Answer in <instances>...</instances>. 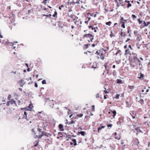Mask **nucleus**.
Listing matches in <instances>:
<instances>
[{
	"instance_id": "1",
	"label": "nucleus",
	"mask_w": 150,
	"mask_h": 150,
	"mask_svg": "<svg viewBox=\"0 0 150 150\" xmlns=\"http://www.w3.org/2000/svg\"><path fill=\"white\" fill-rule=\"evenodd\" d=\"M18 83L19 84L20 86L21 87H23V85L25 84L24 80L23 79L20 80Z\"/></svg>"
},
{
	"instance_id": "2",
	"label": "nucleus",
	"mask_w": 150,
	"mask_h": 150,
	"mask_svg": "<svg viewBox=\"0 0 150 150\" xmlns=\"http://www.w3.org/2000/svg\"><path fill=\"white\" fill-rule=\"evenodd\" d=\"M59 129H60V131H64V129L63 128V126L61 124H60L59 125Z\"/></svg>"
},
{
	"instance_id": "3",
	"label": "nucleus",
	"mask_w": 150,
	"mask_h": 150,
	"mask_svg": "<svg viewBox=\"0 0 150 150\" xmlns=\"http://www.w3.org/2000/svg\"><path fill=\"white\" fill-rule=\"evenodd\" d=\"M111 111L113 113V117H114L116 114V111L115 110L112 111V110H111Z\"/></svg>"
},
{
	"instance_id": "4",
	"label": "nucleus",
	"mask_w": 150,
	"mask_h": 150,
	"mask_svg": "<svg viewBox=\"0 0 150 150\" xmlns=\"http://www.w3.org/2000/svg\"><path fill=\"white\" fill-rule=\"evenodd\" d=\"M117 83H118L121 84L122 83V81L120 79H117Z\"/></svg>"
},
{
	"instance_id": "5",
	"label": "nucleus",
	"mask_w": 150,
	"mask_h": 150,
	"mask_svg": "<svg viewBox=\"0 0 150 150\" xmlns=\"http://www.w3.org/2000/svg\"><path fill=\"white\" fill-rule=\"evenodd\" d=\"M72 141L74 143V145L76 146L77 144L76 141L75 139H73L72 140Z\"/></svg>"
},
{
	"instance_id": "6",
	"label": "nucleus",
	"mask_w": 150,
	"mask_h": 150,
	"mask_svg": "<svg viewBox=\"0 0 150 150\" xmlns=\"http://www.w3.org/2000/svg\"><path fill=\"white\" fill-rule=\"evenodd\" d=\"M135 87V86H128V88L132 90V91L134 89V88Z\"/></svg>"
},
{
	"instance_id": "7",
	"label": "nucleus",
	"mask_w": 150,
	"mask_h": 150,
	"mask_svg": "<svg viewBox=\"0 0 150 150\" xmlns=\"http://www.w3.org/2000/svg\"><path fill=\"white\" fill-rule=\"evenodd\" d=\"M74 2L75 4H80V3H83V2L82 1H81V0H79V1L76 2Z\"/></svg>"
},
{
	"instance_id": "8",
	"label": "nucleus",
	"mask_w": 150,
	"mask_h": 150,
	"mask_svg": "<svg viewBox=\"0 0 150 150\" xmlns=\"http://www.w3.org/2000/svg\"><path fill=\"white\" fill-rule=\"evenodd\" d=\"M122 29H121V33L120 34V35L122 36H125L126 35L125 33H123L122 32Z\"/></svg>"
},
{
	"instance_id": "9",
	"label": "nucleus",
	"mask_w": 150,
	"mask_h": 150,
	"mask_svg": "<svg viewBox=\"0 0 150 150\" xmlns=\"http://www.w3.org/2000/svg\"><path fill=\"white\" fill-rule=\"evenodd\" d=\"M125 54H127V53H129L130 52L129 49H127L125 51Z\"/></svg>"
},
{
	"instance_id": "10",
	"label": "nucleus",
	"mask_w": 150,
	"mask_h": 150,
	"mask_svg": "<svg viewBox=\"0 0 150 150\" xmlns=\"http://www.w3.org/2000/svg\"><path fill=\"white\" fill-rule=\"evenodd\" d=\"M79 133H80L82 136H85V133L84 132L81 131Z\"/></svg>"
},
{
	"instance_id": "11",
	"label": "nucleus",
	"mask_w": 150,
	"mask_h": 150,
	"mask_svg": "<svg viewBox=\"0 0 150 150\" xmlns=\"http://www.w3.org/2000/svg\"><path fill=\"white\" fill-rule=\"evenodd\" d=\"M88 37L90 38H91L92 37H94L93 35H92V34H88Z\"/></svg>"
},
{
	"instance_id": "12",
	"label": "nucleus",
	"mask_w": 150,
	"mask_h": 150,
	"mask_svg": "<svg viewBox=\"0 0 150 150\" xmlns=\"http://www.w3.org/2000/svg\"><path fill=\"white\" fill-rule=\"evenodd\" d=\"M135 130H136L137 132H141V130L139 129V127L137 128H135Z\"/></svg>"
},
{
	"instance_id": "13",
	"label": "nucleus",
	"mask_w": 150,
	"mask_h": 150,
	"mask_svg": "<svg viewBox=\"0 0 150 150\" xmlns=\"http://www.w3.org/2000/svg\"><path fill=\"white\" fill-rule=\"evenodd\" d=\"M41 133L43 135H43L46 136L47 135V133L46 132H45L44 131H42V132Z\"/></svg>"
},
{
	"instance_id": "14",
	"label": "nucleus",
	"mask_w": 150,
	"mask_h": 150,
	"mask_svg": "<svg viewBox=\"0 0 150 150\" xmlns=\"http://www.w3.org/2000/svg\"><path fill=\"white\" fill-rule=\"evenodd\" d=\"M24 109H26V110H27L28 111H31L32 110V108H29L28 107L24 108Z\"/></svg>"
},
{
	"instance_id": "15",
	"label": "nucleus",
	"mask_w": 150,
	"mask_h": 150,
	"mask_svg": "<svg viewBox=\"0 0 150 150\" xmlns=\"http://www.w3.org/2000/svg\"><path fill=\"white\" fill-rule=\"evenodd\" d=\"M111 23V21H109L108 22L106 23V24L110 26Z\"/></svg>"
},
{
	"instance_id": "16",
	"label": "nucleus",
	"mask_w": 150,
	"mask_h": 150,
	"mask_svg": "<svg viewBox=\"0 0 150 150\" xmlns=\"http://www.w3.org/2000/svg\"><path fill=\"white\" fill-rule=\"evenodd\" d=\"M38 142H39V141L38 140V141H36V142H35V145H34V146H37V145H38Z\"/></svg>"
},
{
	"instance_id": "17",
	"label": "nucleus",
	"mask_w": 150,
	"mask_h": 150,
	"mask_svg": "<svg viewBox=\"0 0 150 150\" xmlns=\"http://www.w3.org/2000/svg\"><path fill=\"white\" fill-rule=\"evenodd\" d=\"M120 138H121L120 136H116L115 137V139H117L118 140L120 139Z\"/></svg>"
},
{
	"instance_id": "18",
	"label": "nucleus",
	"mask_w": 150,
	"mask_h": 150,
	"mask_svg": "<svg viewBox=\"0 0 150 150\" xmlns=\"http://www.w3.org/2000/svg\"><path fill=\"white\" fill-rule=\"evenodd\" d=\"M43 136V135L42 134L39 135L38 137V136L37 135L36 136V137H37L39 139L41 138Z\"/></svg>"
},
{
	"instance_id": "19",
	"label": "nucleus",
	"mask_w": 150,
	"mask_h": 150,
	"mask_svg": "<svg viewBox=\"0 0 150 150\" xmlns=\"http://www.w3.org/2000/svg\"><path fill=\"white\" fill-rule=\"evenodd\" d=\"M42 83L43 84H46V81L45 80H44L42 81Z\"/></svg>"
},
{
	"instance_id": "20",
	"label": "nucleus",
	"mask_w": 150,
	"mask_h": 150,
	"mask_svg": "<svg viewBox=\"0 0 150 150\" xmlns=\"http://www.w3.org/2000/svg\"><path fill=\"white\" fill-rule=\"evenodd\" d=\"M122 25L121 26L122 28H125V22H122Z\"/></svg>"
},
{
	"instance_id": "21",
	"label": "nucleus",
	"mask_w": 150,
	"mask_h": 150,
	"mask_svg": "<svg viewBox=\"0 0 150 150\" xmlns=\"http://www.w3.org/2000/svg\"><path fill=\"white\" fill-rule=\"evenodd\" d=\"M144 77V75L142 74H140V77H139V78L140 79H143V77Z\"/></svg>"
},
{
	"instance_id": "22",
	"label": "nucleus",
	"mask_w": 150,
	"mask_h": 150,
	"mask_svg": "<svg viewBox=\"0 0 150 150\" xmlns=\"http://www.w3.org/2000/svg\"><path fill=\"white\" fill-rule=\"evenodd\" d=\"M57 13L56 11H55L54 12V14L53 15V16L54 17H55L56 16H57Z\"/></svg>"
},
{
	"instance_id": "23",
	"label": "nucleus",
	"mask_w": 150,
	"mask_h": 150,
	"mask_svg": "<svg viewBox=\"0 0 150 150\" xmlns=\"http://www.w3.org/2000/svg\"><path fill=\"white\" fill-rule=\"evenodd\" d=\"M43 15L44 16H47V17H50V16H52V15L51 14H49V15H46L44 14Z\"/></svg>"
},
{
	"instance_id": "24",
	"label": "nucleus",
	"mask_w": 150,
	"mask_h": 150,
	"mask_svg": "<svg viewBox=\"0 0 150 150\" xmlns=\"http://www.w3.org/2000/svg\"><path fill=\"white\" fill-rule=\"evenodd\" d=\"M120 96V94H117L116 95V96L115 97V98L117 99H118L119 98V97Z\"/></svg>"
},
{
	"instance_id": "25",
	"label": "nucleus",
	"mask_w": 150,
	"mask_h": 150,
	"mask_svg": "<svg viewBox=\"0 0 150 150\" xmlns=\"http://www.w3.org/2000/svg\"><path fill=\"white\" fill-rule=\"evenodd\" d=\"M120 52L121 51L120 50H118L117 51L116 53H115L116 55H117L118 54L120 53Z\"/></svg>"
},
{
	"instance_id": "26",
	"label": "nucleus",
	"mask_w": 150,
	"mask_h": 150,
	"mask_svg": "<svg viewBox=\"0 0 150 150\" xmlns=\"http://www.w3.org/2000/svg\"><path fill=\"white\" fill-rule=\"evenodd\" d=\"M138 22H139V23L140 24H141V23H142V21H141V20H140V19H138Z\"/></svg>"
},
{
	"instance_id": "27",
	"label": "nucleus",
	"mask_w": 150,
	"mask_h": 150,
	"mask_svg": "<svg viewBox=\"0 0 150 150\" xmlns=\"http://www.w3.org/2000/svg\"><path fill=\"white\" fill-rule=\"evenodd\" d=\"M11 95H9L8 96V99L9 100H10L11 99Z\"/></svg>"
},
{
	"instance_id": "28",
	"label": "nucleus",
	"mask_w": 150,
	"mask_h": 150,
	"mask_svg": "<svg viewBox=\"0 0 150 150\" xmlns=\"http://www.w3.org/2000/svg\"><path fill=\"white\" fill-rule=\"evenodd\" d=\"M24 115H25V118L27 120V113L25 111L24 112Z\"/></svg>"
},
{
	"instance_id": "29",
	"label": "nucleus",
	"mask_w": 150,
	"mask_h": 150,
	"mask_svg": "<svg viewBox=\"0 0 150 150\" xmlns=\"http://www.w3.org/2000/svg\"><path fill=\"white\" fill-rule=\"evenodd\" d=\"M132 18H133V19H134V18H136V16L134 15H132Z\"/></svg>"
},
{
	"instance_id": "30",
	"label": "nucleus",
	"mask_w": 150,
	"mask_h": 150,
	"mask_svg": "<svg viewBox=\"0 0 150 150\" xmlns=\"http://www.w3.org/2000/svg\"><path fill=\"white\" fill-rule=\"evenodd\" d=\"M64 6L63 5H62L60 6H59V9L60 10H61V8H62V7H64Z\"/></svg>"
},
{
	"instance_id": "31",
	"label": "nucleus",
	"mask_w": 150,
	"mask_h": 150,
	"mask_svg": "<svg viewBox=\"0 0 150 150\" xmlns=\"http://www.w3.org/2000/svg\"><path fill=\"white\" fill-rule=\"evenodd\" d=\"M112 125L111 124H108L107 125V127H111L112 126Z\"/></svg>"
},
{
	"instance_id": "32",
	"label": "nucleus",
	"mask_w": 150,
	"mask_h": 150,
	"mask_svg": "<svg viewBox=\"0 0 150 150\" xmlns=\"http://www.w3.org/2000/svg\"><path fill=\"white\" fill-rule=\"evenodd\" d=\"M74 123V121H73V120H71V121L70 122V123L69 124H72Z\"/></svg>"
},
{
	"instance_id": "33",
	"label": "nucleus",
	"mask_w": 150,
	"mask_h": 150,
	"mask_svg": "<svg viewBox=\"0 0 150 150\" xmlns=\"http://www.w3.org/2000/svg\"><path fill=\"white\" fill-rule=\"evenodd\" d=\"M131 6H132V5L128 3V6H127V7L128 8H129L130 7H131Z\"/></svg>"
},
{
	"instance_id": "34",
	"label": "nucleus",
	"mask_w": 150,
	"mask_h": 150,
	"mask_svg": "<svg viewBox=\"0 0 150 150\" xmlns=\"http://www.w3.org/2000/svg\"><path fill=\"white\" fill-rule=\"evenodd\" d=\"M6 105L7 106H9L10 105V102L9 101H8L6 103Z\"/></svg>"
},
{
	"instance_id": "35",
	"label": "nucleus",
	"mask_w": 150,
	"mask_h": 150,
	"mask_svg": "<svg viewBox=\"0 0 150 150\" xmlns=\"http://www.w3.org/2000/svg\"><path fill=\"white\" fill-rule=\"evenodd\" d=\"M32 107H33L32 105L31 104H30L29 105L28 107L29 108H32Z\"/></svg>"
},
{
	"instance_id": "36",
	"label": "nucleus",
	"mask_w": 150,
	"mask_h": 150,
	"mask_svg": "<svg viewBox=\"0 0 150 150\" xmlns=\"http://www.w3.org/2000/svg\"><path fill=\"white\" fill-rule=\"evenodd\" d=\"M134 59H137V60H138V61L139 62H140V61L139 60V59H137V57H134Z\"/></svg>"
},
{
	"instance_id": "37",
	"label": "nucleus",
	"mask_w": 150,
	"mask_h": 150,
	"mask_svg": "<svg viewBox=\"0 0 150 150\" xmlns=\"http://www.w3.org/2000/svg\"><path fill=\"white\" fill-rule=\"evenodd\" d=\"M35 87L37 88L38 87V84L36 83H35Z\"/></svg>"
},
{
	"instance_id": "38",
	"label": "nucleus",
	"mask_w": 150,
	"mask_h": 150,
	"mask_svg": "<svg viewBox=\"0 0 150 150\" xmlns=\"http://www.w3.org/2000/svg\"><path fill=\"white\" fill-rule=\"evenodd\" d=\"M143 23H144V26H147V24H146V23H145V21H144Z\"/></svg>"
},
{
	"instance_id": "39",
	"label": "nucleus",
	"mask_w": 150,
	"mask_h": 150,
	"mask_svg": "<svg viewBox=\"0 0 150 150\" xmlns=\"http://www.w3.org/2000/svg\"><path fill=\"white\" fill-rule=\"evenodd\" d=\"M101 129V128L100 127H99L98 128V131L99 132V131Z\"/></svg>"
},
{
	"instance_id": "40",
	"label": "nucleus",
	"mask_w": 150,
	"mask_h": 150,
	"mask_svg": "<svg viewBox=\"0 0 150 150\" xmlns=\"http://www.w3.org/2000/svg\"><path fill=\"white\" fill-rule=\"evenodd\" d=\"M96 97L97 98H99V94L98 93L96 95Z\"/></svg>"
},
{
	"instance_id": "41",
	"label": "nucleus",
	"mask_w": 150,
	"mask_h": 150,
	"mask_svg": "<svg viewBox=\"0 0 150 150\" xmlns=\"http://www.w3.org/2000/svg\"><path fill=\"white\" fill-rule=\"evenodd\" d=\"M93 39V37H92L91 38H90V41L91 42H92V40Z\"/></svg>"
},
{
	"instance_id": "42",
	"label": "nucleus",
	"mask_w": 150,
	"mask_h": 150,
	"mask_svg": "<svg viewBox=\"0 0 150 150\" xmlns=\"http://www.w3.org/2000/svg\"><path fill=\"white\" fill-rule=\"evenodd\" d=\"M92 108L93 110H94L95 108V106L94 105H93L92 106Z\"/></svg>"
},
{
	"instance_id": "43",
	"label": "nucleus",
	"mask_w": 150,
	"mask_h": 150,
	"mask_svg": "<svg viewBox=\"0 0 150 150\" xmlns=\"http://www.w3.org/2000/svg\"><path fill=\"white\" fill-rule=\"evenodd\" d=\"M38 129L39 131L40 132H41V131L42 130V129L40 128H38Z\"/></svg>"
},
{
	"instance_id": "44",
	"label": "nucleus",
	"mask_w": 150,
	"mask_h": 150,
	"mask_svg": "<svg viewBox=\"0 0 150 150\" xmlns=\"http://www.w3.org/2000/svg\"><path fill=\"white\" fill-rule=\"evenodd\" d=\"M130 40V39L129 38H128L127 39V40H126V42H127L129 40Z\"/></svg>"
},
{
	"instance_id": "45",
	"label": "nucleus",
	"mask_w": 150,
	"mask_h": 150,
	"mask_svg": "<svg viewBox=\"0 0 150 150\" xmlns=\"http://www.w3.org/2000/svg\"><path fill=\"white\" fill-rule=\"evenodd\" d=\"M132 113L133 114H134L135 115H136V112H134V111H133L132 112Z\"/></svg>"
},
{
	"instance_id": "46",
	"label": "nucleus",
	"mask_w": 150,
	"mask_h": 150,
	"mask_svg": "<svg viewBox=\"0 0 150 150\" xmlns=\"http://www.w3.org/2000/svg\"><path fill=\"white\" fill-rule=\"evenodd\" d=\"M83 115L82 114H80L79 115V116H80V117H82Z\"/></svg>"
},
{
	"instance_id": "47",
	"label": "nucleus",
	"mask_w": 150,
	"mask_h": 150,
	"mask_svg": "<svg viewBox=\"0 0 150 150\" xmlns=\"http://www.w3.org/2000/svg\"><path fill=\"white\" fill-rule=\"evenodd\" d=\"M129 47L130 48L131 50L132 49V47L131 45H129Z\"/></svg>"
},
{
	"instance_id": "48",
	"label": "nucleus",
	"mask_w": 150,
	"mask_h": 150,
	"mask_svg": "<svg viewBox=\"0 0 150 150\" xmlns=\"http://www.w3.org/2000/svg\"><path fill=\"white\" fill-rule=\"evenodd\" d=\"M58 134L60 135H62V133L61 132H59L58 133Z\"/></svg>"
},
{
	"instance_id": "49",
	"label": "nucleus",
	"mask_w": 150,
	"mask_h": 150,
	"mask_svg": "<svg viewBox=\"0 0 150 150\" xmlns=\"http://www.w3.org/2000/svg\"><path fill=\"white\" fill-rule=\"evenodd\" d=\"M127 45H125L124 47V48H127Z\"/></svg>"
},
{
	"instance_id": "50",
	"label": "nucleus",
	"mask_w": 150,
	"mask_h": 150,
	"mask_svg": "<svg viewBox=\"0 0 150 150\" xmlns=\"http://www.w3.org/2000/svg\"><path fill=\"white\" fill-rule=\"evenodd\" d=\"M125 2H127V3H129L130 1H127V0H125Z\"/></svg>"
},
{
	"instance_id": "51",
	"label": "nucleus",
	"mask_w": 150,
	"mask_h": 150,
	"mask_svg": "<svg viewBox=\"0 0 150 150\" xmlns=\"http://www.w3.org/2000/svg\"><path fill=\"white\" fill-rule=\"evenodd\" d=\"M87 35H88V34H86L84 35V36H83L84 37H85Z\"/></svg>"
},
{
	"instance_id": "52",
	"label": "nucleus",
	"mask_w": 150,
	"mask_h": 150,
	"mask_svg": "<svg viewBox=\"0 0 150 150\" xmlns=\"http://www.w3.org/2000/svg\"><path fill=\"white\" fill-rule=\"evenodd\" d=\"M19 89L21 91H22V89L21 88H19Z\"/></svg>"
},
{
	"instance_id": "53",
	"label": "nucleus",
	"mask_w": 150,
	"mask_h": 150,
	"mask_svg": "<svg viewBox=\"0 0 150 150\" xmlns=\"http://www.w3.org/2000/svg\"><path fill=\"white\" fill-rule=\"evenodd\" d=\"M27 71H30V69L28 68L27 69Z\"/></svg>"
},
{
	"instance_id": "54",
	"label": "nucleus",
	"mask_w": 150,
	"mask_h": 150,
	"mask_svg": "<svg viewBox=\"0 0 150 150\" xmlns=\"http://www.w3.org/2000/svg\"><path fill=\"white\" fill-rule=\"evenodd\" d=\"M104 92H105V93H108V92L107 91H104Z\"/></svg>"
},
{
	"instance_id": "55",
	"label": "nucleus",
	"mask_w": 150,
	"mask_h": 150,
	"mask_svg": "<svg viewBox=\"0 0 150 150\" xmlns=\"http://www.w3.org/2000/svg\"><path fill=\"white\" fill-rule=\"evenodd\" d=\"M25 65H26V66L28 67V64H27V63H25Z\"/></svg>"
},
{
	"instance_id": "56",
	"label": "nucleus",
	"mask_w": 150,
	"mask_h": 150,
	"mask_svg": "<svg viewBox=\"0 0 150 150\" xmlns=\"http://www.w3.org/2000/svg\"><path fill=\"white\" fill-rule=\"evenodd\" d=\"M32 132H34V133H35V132H34V129H32Z\"/></svg>"
},
{
	"instance_id": "57",
	"label": "nucleus",
	"mask_w": 150,
	"mask_h": 150,
	"mask_svg": "<svg viewBox=\"0 0 150 150\" xmlns=\"http://www.w3.org/2000/svg\"><path fill=\"white\" fill-rule=\"evenodd\" d=\"M150 24V22H149L147 23V26L149 24Z\"/></svg>"
},
{
	"instance_id": "58",
	"label": "nucleus",
	"mask_w": 150,
	"mask_h": 150,
	"mask_svg": "<svg viewBox=\"0 0 150 150\" xmlns=\"http://www.w3.org/2000/svg\"><path fill=\"white\" fill-rule=\"evenodd\" d=\"M74 2L73 1V2H69V4H73V2L74 3Z\"/></svg>"
},
{
	"instance_id": "59",
	"label": "nucleus",
	"mask_w": 150,
	"mask_h": 150,
	"mask_svg": "<svg viewBox=\"0 0 150 150\" xmlns=\"http://www.w3.org/2000/svg\"><path fill=\"white\" fill-rule=\"evenodd\" d=\"M104 98L105 99L107 98V97H106V96H105V95H104Z\"/></svg>"
},
{
	"instance_id": "60",
	"label": "nucleus",
	"mask_w": 150,
	"mask_h": 150,
	"mask_svg": "<svg viewBox=\"0 0 150 150\" xmlns=\"http://www.w3.org/2000/svg\"><path fill=\"white\" fill-rule=\"evenodd\" d=\"M92 46L93 47H94L95 46V45L94 44H93L92 45Z\"/></svg>"
},
{
	"instance_id": "61",
	"label": "nucleus",
	"mask_w": 150,
	"mask_h": 150,
	"mask_svg": "<svg viewBox=\"0 0 150 150\" xmlns=\"http://www.w3.org/2000/svg\"><path fill=\"white\" fill-rule=\"evenodd\" d=\"M36 77L37 78H38V74H37L36 75Z\"/></svg>"
},
{
	"instance_id": "62",
	"label": "nucleus",
	"mask_w": 150,
	"mask_h": 150,
	"mask_svg": "<svg viewBox=\"0 0 150 150\" xmlns=\"http://www.w3.org/2000/svg\"><path fill=\"white\" fill-rule=\"evenodd\" d=\"M0 37L1 38H2L3 36L1 35V34H0Z\"/></svg>"
},
{
	"instance_id": "63",
	"label": "nucleus",
	"mask_w": 150,
	"mask_h": 150,
	"mask_svg": "<svg viewBox=\"0 0 150 150\" xmlns=\"http://www.w3.org/2000/svg\"><path fill=\"white\" fill-rule=\"evenodd\" d=\"M132 117L133 119H134L135 117V116H132Z\"/></svg>"
},
{
	"instance_id": "64",
	"label": "nucleus",
	"mask_w": 150,
	"mask_h": 150,
	"mask_svg": "<svg viewBox=\"0 0 150 150\" xmlns=\"http://www.w3.org/2000/svg\"><path fill=\"white\" fill-rule=\"evenodd\" d=\"M115 65H113V68H115Z\"/></svg>"
}]
</instances>
